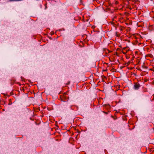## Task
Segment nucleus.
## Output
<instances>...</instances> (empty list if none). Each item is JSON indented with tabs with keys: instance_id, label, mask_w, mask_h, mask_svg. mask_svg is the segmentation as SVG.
<instances>
[{
	"instance_id": "obj_1",
	"label": "nucleus",
	"mask_w": 154,
	"mask_h": 154,
	"mask_svg": "<svg viewBox=\"0 0 154 154\" xmlns=\"http://www.w3.org/2000/svg\"><path fill=\"white\" fill-rule=\"evenodd\" d=\"M140 87V85L136 83L134 85V88L135 90H137Z\"/></svg>"
},
{
	"instance_id": "obj_2",
	"label": "nucleus",
	"mask_w": 154,
	"mask_h": 154,
	"mask_svg": "<svg viewBox=\"0 0 154 154\" xmlns=\"http://www.w3.org/2000/svg\"><path fill=\"white\" fill-rule=\"evenodd\" d=\"M130 63H131V62L130 61L128 62L127 64V65H129Z\"/></svg>"
},
{
	"instance_id": "obj_3",
	"label": "nucleus",
	"mask_w": 154,
	"mask_h": 154,
	"mask_svg": "<svg viewBox=\"0 0 154 154\" xmlns=\"http://www.w3.org/2000/svg\"><path fill=\"white\" fill-rule=\"evenodd\" d=\"M122 53L123 54H126V52H124V51H123Z\"/></svg>"
},
{
	"instance_id": "obj_4",
	"label": "nucleus",
	"mask_w": 154,
	"mask_h": 154,
	"mask_svg": "<svg viewBox=\"0 0 154 154\" xmlns=\"http://www.w3.org/2000/svg\"><path fill=\"white\" fill-rule=\"evenodd\" d=\"M125 48H124L123 49V51L125 50Z\"/></svg>"
}]
</instances>
